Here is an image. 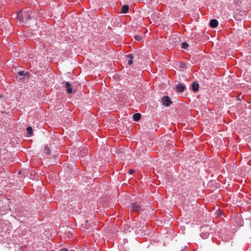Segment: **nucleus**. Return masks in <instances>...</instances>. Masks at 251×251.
<instances>
[{"label": "nucleus", "mask_w": 251, "mask_h": 251, "mask_svg": "<svg viewBox=\"0 0 251 251\" xmlns=\"http://www.w3.org/2000/svg\"><path fill=\"white\" fill-rule=\"evenodd\" d=\"M218 21L216 19H212L210 21L209 25L212 28L216 27L218 25Z\"/></svg>", "instance_id": "1a4fd4ad"}, {"label": "nucleus", "mask_w": 251, "mask_h": 251, "mask_svg": "<svg viewBox=\"0 0 251 251\" xmlns=\"http://www.w3.org/2000/svg\"><path fill=\"white\" fill-rule=\"evenodd\" d=\"M1 97H2V96H1V95L0 94V98H1Z\"/></svg>", "instance_id": "bb28decb"}, {"label": "nucleus", "mask_w": 251, "mask_h": 251, "mask_svg": "<svg viewBox=\"0 0 251 251\" xmlns=\"http://www.w3.org/2000/svg\"><path fill=\"white\" fill-rule=\"evenodd\" d=\"M181 251H188V249H184L183 250H182Z\"/></svg>", "instance_id": "4be33fe9"}, {"label": "nucleus", "mask_w": 251, "mask_h": 251, "mask_svg": "<svg viewBox=\"0 0 251 251\" xmlns=\"http://www.w3.org/2000/svg\"><path fill=\"white\" fill-rule=\"evenodd\" d=\"M208 236H209V233L207 232L203 231V232H201V236L203 239H206L207 238H208Z\"/></svg>", "instance_id": "f3484780"}, {"label": "nucleus", "mask_w": 251, "mask_h": 251, "mask_svg": "<svg viewBox=\"0 0 251 251\" xmlns=\"http://www.w3.org/2000/svg\"><path fill=\"white\" fill-rule=\"evenodd\" d=\"M161 102L163 105L167 107L170 106L172 103L168 96H164L161 99Z\"/></svg>", "instance_id": "20e7f679"}, {"label": "nucleus", "mask_w": 251, "mask_h": 251, "mask_svg": "<svg viewBox=\"0 0 251 251\" xmlns=\"http://www.w3.org/2000/svg\"><path fill=\"white\" fill-rule=\"evenodd\" d=\"M132 118L134 121L138 122L141 119V114L139 113L134 114Z\"/></svg>", "instance_id": "ddd939ff"}, {"label": "nucleus", "mask_w": 251, "mask_h": 251, "mask_svg": "<svg viewBox=\"0 0 251 251\" xmlns=\"http://www.w3.org/2000/svg\"><path fill=\"white\" fill-rule=\"evenodd\" d=\"M189 45L186 42H182L180 44V47L182 49L188 50Z\"/></svg>", "instance_id": "2eb2a0df"}, {"label": "nucleus", "mask_w": 251, "mask_h": 251, "mask_svg": "<svg viewBox=\"0 0 251 251\" xmlns=\"http://www.w3.org/2000/svg\"><path fill=\"white\" fill-rule=\"evenodd\" d=\"M9 233H6V232H4V234H0V240H1V241H3L5 240V238H8V235Z\"/></svg>", "instance_id": "dca6fc26"}, {"label": "nucleus", "mask_w": 251, "mask_h": 251, "mask_svg": "<svg viewBox=\"0 0 251 251\" xmlns=\"http://www.w3.org/2000/svg\"><path fill=\"white\" fill-rule=\"evenodd\" d=\"M135 171L133 169H130L128 171V173L130 175H133Z\"/></svg>", "instance_id": "aec40b11"}, {"label": "nucleus", "mask_w": 251, "mask_h": 251, "mask_svg": "<svg viewBox=\"0 0 251 251\" xmlns=\"http://www.w3.org/2000/svg\"><path fill=\"white\" fill-rule=\"evenodd\" d=\"M26 131L27 133V135L29 137H30L33 134V129L32 127L31 126H28L26 127Z\"/></svg>", "instance_id": "4468645a"}, {"label": "nucleus", "mask_w": 251, "mask_h": 251, "mask_svg": "<svg viewBox=\"0 0 251 251\" xmlns=\"http://www.w3.org/2000/svg\"><path fill=\"white\" fill-rule=\"evenodd\" d=\"M124 240H125V242H126V241H127V239H126V240H125V239H124Z\"/></svg>", "instance_id": "393cba45"}, {"label": "nucleus", "mask_w": 251, "mask_h": 251, "mask_svg": "<svg viewBox=\"0 0 251 251\" xmlns=\"http://www.w3.org/2000/svg\"><path fill=\"white\" fill-rule=\"evenodd\" d=\"M24 76L29 77V73L28 72H25L24 71H20L17 73L16 77L17 79L19 78V80L23 81L24 79Z\"/></svg>", "instance_id": "7ed1b4c3"}, {"label": "nucleus", "mask_w": 251, "mask_h": 251, "mask_svg": "<svg viewBox=\"0 0 251 251\" xmlns=\"http://www.w3.org/2000/svg\"><path fill=\"white\" fill-rule=\"evenodd\" d=\"M143 205L141 202H134L131 203L130 208L131 211L135 213H138L141 211H142L144 209L143 208Z\"/></svg>", "instance_id": "f03ea898"}, {"label": "nucleus", "mask_w": 251, "mask_h": 251, "mask_svg": "<svg viewBox=\"0 0 251 251\" xmlns=\"http://www.w3.org/2000/svg\"><path fill=\"white\" fill-rule=\"evenodd\" d=\"M238 99L239 100H240V96H238Z\"/></svg>", "instance_id": "5701e85b"}, {"label": "nucleus", "mask_w": 251, "mask_h": 251, "mask_svg": "<svg viewBox=\"0 0 251 251\" xmlns=\"http://www.w3.org/2000/svg\"><path fill=\"white\" fill-rule=\"evenodd\" d=\"M124 240H125V242H126V241H127V239H126V240H125V239H124Z\"/></svg>", "instance_id": "a878e982"}, {"label": "nucleus", "mask_w": 251, "mask_h": 251, "mask_svg": "<svg viewBox=\"0 0 251 251\" xmlns=\"http://www.w3.org/2000/svg\"><path fill=\"white\" fill-rule=\"evenodd\" d=\"M188 64H186L184 62H179L178 64V67L180 69L184 70L188 68Z\"/></svg>", "instance_id": "9b49d317"}, {"label": "nucleus", "mask_w": 251, "mask_h": 251, "mask_svg": "<svg viewBox=\"0 0 251 251\" xmlns=\"http://www.w3.org/2000/svg\"><path fill=\"white\" fill-rule=\"evenodd\" d=\"M126 57L128 59L127 64L128 65H131L133 64V56L132 54H128L126 55Z\"/></svg>", "instance_id": "9d476101"}, {"label": "nucleus", "mask_w": 251, "mask_h": 251, "mask_svg": "<svg viewBox=\"0 0 251 251\" xmlns=\"http://www.w3.org/2000/svg\"><path fill=\"white\" fill-rule=\"evenodd\" d=\"M186 89L185 85L183 83H179L176 86V90L178 93H182Z\"/></svg>", "instance_id": "39448f33"}, {"label": "nucleus", "mask_w": 251, "mask_h": 251, "mask_svg": "<svg viewBox=\"0 0 251 251\" xmlns=\"http://www.w3.org/2000/svg\"><path fill=\"white\" fill-rule=\"evenodd\" d=\"M17 17L20 22L25 23L27 20L31 19L28 11H21L17 13Z\"/></svg>", "instance_id": "f257e3e1"}, {"label": "nucleus", "mask_w": 251, "mask_h": 251, "mask_svg": "<svg viewBox=\"0 0 251 251\" xmlns=\"http://www.w3.org/2000/svg\"><path fill=\"white\" fill-rule=\"evenodd\" d=\"M191 88L195 92L198 91L199 90V83L196 81H194L191 85Z\"/></svg>", "instance_id": "6e6552de"}, {"label": "nucleus", "mask_w": 251, "mask_h": 251, "mask_svg": "<svg viewBox=\"0 0 251 251\" xmlns=\"http://www.w3.org/2000/svg\"><path fill=\"white\" fill-rule=\"evenodd\" d=\"M44 150H45V152L46 154H50V152H51L50 149L47 146L45 147Z\"/></svg>", "instance_id": "a211bd4d"}, {"label": "nucleus", "mask_w": 251, "mask_h": 251, "mask_svg": "<svg viewBox=\"0 0 251 251\" xmlns=\"http://www.w3.org/2000/svg\"><path fill=\"white\" fill-rule=\"evenodd\" d=\"M124 240H125V242H126V241H127V239H126V240H125V239H124Z\"/></svg>", "instance_id": "b1692460"}, {"label": "nucleus", "mask_w": 251, "mask_h": 251, "mask_svg": "<svg viewBox=\"0 0 251 251\" xmlns=\"http://www.w3.org/2000/svg\"><path fill=\"white\" fill-rule=\"evenodd\" d=\"M65 87L66 91L68 94L73 93V89L71 84L69 82H66Z\"/></svg>", "instance_id": "0eeeda50"}, {"label": "nucleus", "mask_w": 251, "mask_h": 251, "mask_svg": "<svg viewBox=\"0 0 251 251\" xmlns=\"http://www.w3.org/2000/svg\"><path fill=\"white\" fill-rule=\"evenodd\" d=\"M92 222L91 221L86 220L82 224V226L85 229L89 230L91 229Z\"/></svg>", "instance_id": "423d86ee"}, {"label": "nucleus", "mask_w": 251, "mask_h": 251, "mask_svg": "<svg viewBox=\"0 0 251 251\" xmlns=\"http://www.w3.org/2000/svg\"><path fill=\"white\" fill-rule=\"evenodd\" d=\"M60 251H68V250L67 249L63 248L61 249Z\"/></svg>", "instance_id": "412c9836"}, {"label": "nucleus", "mask_w": 251, "mask_h": 251, "mask_svg": "<svg viewBox=\"0 0 251 251\" xmlns=\"http://www.w3.org/2000/svg\"><path fill=\"white\" fill-rule=\"evenodd\" d=\"M129 11V6L128 5H124L121 10V13L126 14L128 13Z\"/></svg>", "instance_id": "f8f14e48"}, {"label": "nucleus", "mask_w": 251, "mask_h": 251, "mask_svg": "<svg viewBox=\"0 0 251 251\" xmlns=\"http://www.w3.org/2000/svg\"><path fill=\"white\" fill-rule=\"evenodd\" d=\"M134 39L137 41H140L142 39V37L138 35H136L134 36Z\"/></svg>", "instance_id": "6ab92c4d"}]
</instances>
